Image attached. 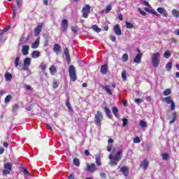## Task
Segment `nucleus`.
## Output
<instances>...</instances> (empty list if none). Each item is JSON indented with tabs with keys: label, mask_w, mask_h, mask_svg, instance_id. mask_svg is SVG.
Here are the masks:
<instances>
[{
	"label": "nucleus",
	"mask_w": 179,
	"mask_h": 179,
	"mask_svg": "<svg viewBox=\"0 0 179 179\" xmlns=\"http://www.w3.org/2000/svg\"><path fill=\"white\" fill-rule=\"evenodd\" d=\"M123 153L124 150H119L114 155L110 154L108 156V159H110L108 162L109 166H110L111 167H115V166L118 164V162H120L121 159H122Z\"/></svg>",
	"instance_id": "nucleus-1"
},
{
	"label": "nucleus",
	"mask_w": 179,
	"mask_h": 179,
	"mask_svg": "<svg viewBox=\"0 0 179 179\" xmlns=\"http://www.w3.org/2000/svg\"><path fill=\"white\" fill-rule=\"evenodd\" d=\"M69 74L72 82H75L76 79H78V77L76 76V69L75 68V66L71 65L69 67Z\"/></svg>",
	"instance_id": "nucleus-2"
},
{
	"label": "nucleus",
	"mask_w": 179,
	"mask_h": 179,
	"mask_svg": "<svg viewBox=\"0 0 179 179\" xmlns=\"http://www.w3.org/2000/svg\"><path fill=\"white\" fill-rule=\"evenodd\" d=\"M160 64V53L155 52L152 54V64L155 68H157Z\"/></svg>",
	"instance_id": "nucleus-3"
},
{
	"label": "nucleus",
	"mask_w": 179,
	"mask_h": 179,
	"mask_svg": "<svg viewBox=\"0 0 179 179\" xmlns=\"http://www.w3.org/2000/svg\"><path fill=\"white\" fill-rule=\"evenodd\" d=\"M116 85L115 83H113L111 85H102L101 87L103 90H104L108 94H110V96H113V90L112 89H115Z\"/></svg>",
	"instance_id": "nucleus-4"
},
{
	"label": "nucleus",
	"mask_w": 179,
	"mask_h": 179,
	"mask_svg": "<svg viewBox=\"0 0 179 179\" xmlns=\"http://www.w3.org/2000/svg\"><path fill=\"white\" fill-rule=\"evenodd\" d=\"M162 101H165L167 104H171V111L176 110V103H174V101L171 99V96L163 98Z\"/></svg>",
	"instance_id": "nucleus-5"
},
{
	"label": "nucleus",
	"mask_w": 179,
	"mask_h": 179,
	"mask_svg": "<svg viewBox=\"0 0 179 179\" xmlns=\"http://www.w3.org/2000/svg\"><path fill=\"white\" fill-rule=\"evenodd\" d=\"M101 121H103V114L101 112L98 111L95 115L94 122L97 127H100L101 125Z\"/></svg>",
	"instance_id": "nucleus-6"
},
{
	"label": "nucleus",
	"mask_w": 179,
	"mask_h": 179,
	"mask_svg": "<svg viewBox=\"0 0 179 179\" xmlns=\"http://www.w3.org/2000/svg\"><path fill=\"white\" fill-rule=\"evenodd\" d=\"M10 171H12V164H10V162H7L4 164V170H3V176H8V174H10Z\"/></svg>",
	"instance_id": "nucleus-7"
},
{
	"label": "nucleus",
	"mask_w": 179,
	"mask_h": 179,
	"mask_svg": "<svg viewBox=\"0 0 179 179\" xmlns=\"http://www.w3.org/2000/svg\"><path fill=\"white\" fill-rule=\"evenodd\" d=\"M91 7L89 4H86L82 9L83 17L87 19L89 17V13H90Z\"/></svg>",
	"instance_id": "nucleus-8"
},
{
	"label": "nucleus",
	"mask_w": 179,
	"mask_h": 179,
	"mask_svg": "<svg viewBox=\"0 0 179 179\" xmlns=\"http://www.w3.org/2000/svg\"><path fill=\"white\" fill-rule=\"evenodd\" d=\"M30 65H31V59L30 57H26L24 59V65L22 67L23 71H29Z\"/></svg>",
	"instance_id": "nucleus-9"
},
{
	"label": "nucleus",
	"mask_w": 179,
	"mask_h": 179,
	"mask_svg": "<svg viewBox=\"0 0 179 179\" xmlns=\"http://www.w3.org/2000/svg\"><path fill=\"white\" fill-rule=\"evenodd\" d=\"M86 168H85V171H89L90 173H94V171H96V170H97V168L96 167V164H86Z\"/></svg>",
	"instance_id": "nucleus-10"
},
{
	"label": "nucleus",
	"mask_w": 179,
	"mask_h": 179,
	"mask_svg": "<svg viewBox=\"0 0 179 179\" xmlns=\"http://www.w3.org/2000/svg\"><path fill=\"white\" fill-rule=\"evenodd\" d=\"M29 50H30V46L27 45H22L21 50L22 55L24 57H26V55H29Z\"/></svg>",
	"instance_id": "nucleus-11"
},
{
	"label": "nucleus",
	"mask_w": 179,
	"mask_h": 179,
	"mask_svg": "<svg viewBox=\"0 0 179 179\" xmlns=\"http://www.w3.org/2000/svg\"><path fill=\"white\" fill-rule=\"evenodd\" d=\"M114 33L116 36H121L122 34V31H121V28H120V24H116L113 27Z\"/></svg>",
	"instance_id": "nucleus-12"
},
{
	"label": "nucleus",
	"mask_w": 179,
	"mask_h": 179,
	"mask_svg": "<svg viewBox=\"0 0 179 179\" xmlns=\"http://www.w3.org/2000/svg\"><path fill=\"white\" fill-rule=\"evenodd\" d=\"M43 30V24H38L35 29H34V33L35 36H38L40 33H41V31Z\"/></svg>",
	"instance_id": "nucleus-13"
},
{
	"label": "nucleus",
	"mask_w": 179,
	"mask_h": 179,
	"mask_svg": "<svg viewBox=\"0 0 179 179\" xmlns=\"http://www.w3.org/2000/svg\"><path fill=\"white\" fill-rule=\"evenodd\" d=\"M157 12L162 15V16H164L165 17H167V12L166 11V9L163 7H159L157 9Z\"/></svg>",
	"instance_id": "nucleus-14"
},
{
	"label": "nucleus",
	"mask_w": 179,
	"mask_h": 179,
	"mask_svg": "<svg viewBox=\"0 0 179 179\" xmlns=\"http://www.w3.org/2000/svg\"><path fill=\"white\" fill-rule=\"evenodd\" d=\"M64 55L68 64H69V62H71V56L69 55V50L68 48H64Z\"/></svg>",
	"instance_id": "nucleus-15"
},
{
	"label": "nucleus",
	"mask_w": 179,
	"mask_h": 179,
	"mask_svg": "<svg viewBox=\"0 0 179 179\" xmlns=\"http://www.w3.org/2000/svg\"><path fill=\"white\" fill-rule=\"evenodd\" d=\"M121 173H122L123 175H124L125 177H128V174L129 173V170L128 169V167L127 166H122L120 169Z\"/></svg>",
	"instance_id": "nucleus-16"
},
{
	"label": "nucleus",
	"mask_w": 179,
	"mask_h": 179,
	"mask_svg": "<svg viewBox=\"0 0 179 179\" xmlns=\"http://www.w3.org/2000/svg\"><path fill=\"white\" fill-rule=\"evenodd\" d=\"M107 72H108V66L107 64L102 65L101 67V73L106 75Z\"/></svg>",
	"instance_id": "nucleus-17"
},
{
	"label": "nucleus",
	"mask_w": 179,
	"mask_h": 179,
	"mask_svg": "<svg viewBox=\"0 0 179 179\" xmlns=\"http://www.w3.org/2000/svg\"><path fill=\"white\" fill-rule=\"evenodd\" d=\"M141 59H142V53H138L134 57V64H141Z\"/></svg>",
	"instance_id": "nucleus-18"
},
{
	"label": "nucleus",
	"mask_w": 179,
	"mask_h": 179,
	"mask_svg": "<svg viewBox=\"0 0 179 179\" xmlns=\"http://www.w3.org/2000/svg\"><path fill=\"white\" fill-rule=\"evenodd\" d=\"M41 52L37 50H34L31 54V58H34V59L38 58L39 57H41Z\"/></svg>",
	"instance_id": "nucleus-19"
},
{
	"label": "nucleus",
	"mask_w": 179,
	"mask_h": 179,
	"mask_svg": "<svg viewBox=\"0 0 179 179\" xmlns=\"http://www.w3.org/2000/svg\"><path fill=\"white\" fill-rule=\"evenodd\" d=\"M53 51L56 54H59L61 52V46L58 43H55L53 46Z\"/></svg>",
	"instance_id": "nucleus-20"
},
{
	"label": "nucleus",
	"mask_w": 179,
	"mask_h": 179,
	"mask_svg": "<svg viewBox=\"0 0 179 179\" xmlns=\"http://www.w3.org/2000/svg\"><path fill=\"white\" fill-rule=\"evenodd\" d=\"M148 166L149 162H148V160L145 159L141 162L140 167H141V169H143V170H146Z\"/></svg>",
	"instance_id": "nucleus-21"
},
{
	"label": "nucleus",
	"mask_w": 179,
	"mask_h": 179,
	"mask_svg": "<svg viewBox=\"0 0 179 179\" xmlns=\"http://www.w3.org/2000/svg\"><path fill=\"white\" fill-rule=\"evenodd\" d=\"M62 27L63 28V31H66L68 29V20L64 19L62 21Z\"/></svg>",
	"instance_id": "nucleus-22"
},
{
	"label": "nucleus",
	"mask_w": 179,
	"mask_h": 179,
	"mask_svg": "<svg viewBox=\"0 0 179 179\" xmlns=\"http://www.w3.org/2000/svg\"><path fill=\"white\" fill-rule=\"evenodd\" d=\"M144 10H145V12H148V13H152V15H155V16H159V14H157V12H156L155 10H152L148 7H145L144 8Z\"/></svg>",
	"instance_id": "nucleus-23"
},
{
	"label": "nucleus",
	"mask_w": 179,
	"mask_h": 179,
	"mask_svg": "<svg viewBox=\"0 0 179 179\" xmlns=\"http://www.w3.org/2000/svg\"><path fill=\"white\" fill-rule=\"evenodd\" d=\"M95 163L98 167L101 166V159L100 158V155H95Z\"/></svg>",
	"instance_id": "nucleus-24"
},
{
	"label": "nucleus",
	"mask_w": 179,
	"mask_h": 179,
	"mask_svg": "<svg viewBox=\"0 0 179 179\" xmlns=\"http://www.w3.org/2000/svg\"><path fill=\"white\" fill-rule=\"evenodd\" d=\"M49 71L50 72V75H52V76H54V75L57 73V68L54 65L50 67Z\"/></svg>",
	"instance_id": "nucleus-25"
},
{
	"label": "nucleus",
	"mask_w": 179,
	"mask_h": 179,
	"mask_svg": "<svg viewBox=\"0 0 179 179\" xmlns=\"http://www.w3.org/2000/svg\"><path fill=\"white\" fill-rule=\"evenodd\" d=\"M105 113H106V117H108V118H110V120H111V118H113V115H111V110H110V108H108V107H106Z\"/></svg>",
	"instance_id": "nucleus-26"
},
{
	"label": "nucleus",
	"mask_w": 179,
	"mask_h": 179,
	"mask_svg": "<svg viewBox=\"0 0 179 179\" xmlns=\"http://www.w3.org/2000/svg\"><path fill=\"white\" fill-rule=\"evenodd\" d=\"M14 64L15 68H17V66L22 65V62H20V57H17L14 60Z\"/></svg>",
	"instance_id": "nucleus-27"
},
{
	"label": "nucleus",
	"mask_w": 179,
	"mask_h": 179,
	"mask_svg": "<svg viewBox=\"0 0 179 179\" xmlns=\"http://www.w3.org/2000/svg\"><path fill=\"white\" fill-rule=\"evenodd\" d=\"M40 45V39L37 38L34 43L31 45V48H38Z\"/></svg>",
	"instance_id": "nucleus-28"
},
{
	"label": "nucleus",
	"mask_w": 179,
	"mask_h": 179,
	"mask_svg": "<svg viewBox=\"0 0 179 179\" xmlns=\"http://www.w3.org/2000/svg\"><path fill=\"white\" fill-rule=\"evenodd\" d=\"M176 120H177V113L174 112L172 114V120L169 122L170 125H171V124H174Z\"/></svg>",
	"instance_id": "nucleus-29"
},
{
	"label": "nucleus",
	"mask_w": 179,
	"mask_h": 179,
	"mask_svg": "<svg viewBox=\"0 0 179 179\" xmlns=\"http://www.w3.org/2000/svg\"><path fill=\"white\" fill-rule=\"evenodd\" d=\"M4 77L7 82H10V80H12V74L10 73L6 72Z\"/></svg>",
	"instance_id": "nucleus-30"
},
{
	"label": "nucleus",
	"mask_w": 179,
	"mask_h": 179,
	"mask_svg": "<svg viewBox=\"0 0 179 179\" xmlns=\"http://www.w3.org/2000/svg\"><path fill=\"white\" fill-rule=\"evenodd\" d=\"M12 8H13L12 19H15V17H16V11L17 10V7H16L15 4H13Z\"/></svg>",
	"instance_id": "nucleus-31"
},
{
	"label": "nucleus",
	"mask_w": 179,
	"mask_h": 179,
	"mask_svg": "<svg viewBox=\"0 0 179 179\" xmlns=\"http://www.w3.org/2000/svg\"><path fill=\"white\" fill-rule=\"evenodd\" d=\"M10 100H12V95L9 94L7 96H6L4 99L5 104H9V103L10 102Z\"/></svg>",
	"instance_id": "nucleus-32"
},
{
	"label": "nucleus",
	"mask_w": 179,
	"mask_h": 179,
	"mask_svg": "<svg viewBox=\"0 0 179 179\" xmlns=\"http://www.w3.org/2000/svg\"><path fill=\"white\" fill-rule=\"evenodd\" d=\"M91 29H92V30H94V31H96V33H100V31H101V29H100L97 25H92L91 27Z\"/></svg>",
	"instance_id": "nucleus-33"
},
{
	"label": "nucleus",
	"mask_w": 179,
	"mask_h": 179,
	"mask_svg": "<svg viewBox=\"0 0 179 179\" xmlns=\"http://www.w3.org/2000/svg\"><path fill=\"white\" fill-rule=\"evenodd\" d=\"M112 113H113L115 117H116V118L118 117V108L117 107H113L112 108Z\"/></svg>",
	"instance_id": "nucleus-34"
},
{
	"label": "nucleus",
	"mask_w": 179,
	"mask_h": 179,
	"mask_svg": "<svg viewBox=\"0 0 179 179\" xmlns=\"http://www.w3.org/2000/svg\"><path fill=\"white\" fill-rule=\"evenodd\" d=\"M171 68H173V62H169L166 65V71H171Z\"/></svg>",
	"instance_id": "nucleus-35"
},
{
	"label": "nucleus",
	"mask_w": 179,
	"mask_h": 179,
	"mask_svg": "<svg viewBox=\"0 0 179 179\" xmlns=\"http://www.w3.org/2000/svg\"><path fill=\"white\" fill-rule=\"evenodd\" d=\"M139 125L141 127V128H146V127H148V123L145 121L141 120Z\"/></svg>",
	"instance_id": "nucleus-36"
},
{
	"label": "nucleus",
	"mask_w": 179,
	"mask_h": 179,
	"mask_svg": "<svg viewBox=\"0 0 179 179\" xmlns=\"http://www.w3.org/2000/svg\"><path fill=\"white\" fill-rule=\"evenodd\" d=\"M164 96H170L171 94V89H166L163 92Z\"/></svg>",
	"instance_id": "nucleus-37"
},
{
	"label": "nucleus",
	"mask_w": 179,
	"mask_h": 179,
	"mask_svg": "<svg viewBox=\"0 0 179 179\" xmlns=\"http://www.w3.org/2000/svg\"><path fill=\"white\" fill-rule=\"evenodd\" d=\"M73 164H74V166H76L77 167H79V166H80V161H79V159L74 158Z\"/></svg>",
	"instance_id": "nucleus-38"
},
{
	"label": "nucleus",
	"mask_w": 179,
	"mask_h": 179,
	"mask_svg": "<svg viewBox=\"0 0 179 179\" xmlns=\"http://www.w3.org/2000/svg\"><path fill=\"white\" fill-rule=\"evenodd\" d=\"M172 15L174 16V17H179V11L176 9H173L172 10Z\"/></svg>",
	"instance_id": "nucleus-39"
},
{
	"label": "nucleus",
	"mask_w": 179,
	"mask_h": 179,
	"mask_svg": "<svg viewBox=\"0 0 179 179\" xmlns=\"http://www.w3.org/2000/svg\"><path fill=\"white\" fill-rule=\"evenodd\" d=\"M111 9H113V6L111 5H108L106 8V10H105V13H110V10H111Z\"/></svg>",
	"instance_id": "nucleus-40"
},
{
	"label": "nucleus",
	"mask_w": 179,
	"mask_h": 179,
	"mask_svg": "<svg viewBox=\"0 0 179 179\" xmlns=\"http://www.w3.org/2000/svg\"><path fill=\"white\" fill-rule=\"evenodd\" d=\"M126 27L127 29H134V24L132 23L129 22L128 21L126 22Z\"/></svg>",
	"instance_id": "nucleus-41"
},
{
	"label": "nucleus",
	"mask_w": 179,
	"mask_h": 179,
	"mask_svg": "<svg viewBox=\"0 0 179 179\" xmlns=\"http://www.w3.org/2000/svg\"><path fill=\"white\" fill-rule=\"evenodd\" d=\"M127 71H123L122 72V80H123L124 81L127 80Z\"/></svg>",
	"instance_id": "nucleus-42"
},
{
	"label": "nucleus",
	"mask_w": 179,
	"mask_h": 179,
	"mask_svg": "<svg viewBox=\"0 0 179 179\" xmlns=\"http://www.w3.org/2000/svg\"><path fill=\"white\" fill-rule=\"evenodd\" d=\"M66 106L69 108V110H72V106H71V103H69V99H66Z\"/></svg>",
	"instance_id": "nucleus-43"
},
{
	"label": "nucleus",
	"mask_w": 179,
	"mask_h": 179,
	"mask_svg": "<svg viewBox=\"0 0 179 179\" xmlns=\"http://www.w3.org/2000/svg\"><path fill=\"white\" fill-rule=\"evenodd\" d=\"M15 1H16V3H17V6H15L17 9V8H22V0H15Z\"/></svg>",
	"instance_id": "nucleus-44"
},
{
	"label": "nucleus",
	"mask_w": 179,
	"mask_h": 179,
	"mask_svg": "<svg viewBox=\"0 0 179 179\" xmlns=\"http://www.w3.org/2000/svg\"><path fill=\"white\" fill-rule=\"evenodd\" d=\"M170 57H171V54H170V52L166 51L164 54V57L168 59L170 58Z\"/></svg>",
	"instance_id": "nucleus-45"
},
{
	"label": "nucleus",
	"mask_w": 179,
	"mask_h": 179,
	"mask_svg": "<svg viewBox=\"0 0 179 179\" xmlns=\"http://www.w3.org/2000/svg\"><path fill=\"white\" fill-rule=\"evenodd\" d=\"M17 110H19V105L15 103L13 108V113H16Z\"/></svg>",
	"instance_id": "nucleus-46"
},
{
	"label": "nucleus",
	"mask_w": 179,
	"mask_h": 179,
	"mask_svg": "<svg viewBox=\"0 0 179 179\" xmlns=\"http://www.w3.org/2000/svg\"><path fill=\"white\" fill-rule=\"evenodd\" d=\"M39 66L41 68L42 71H45V69H47V65H45L44 63H41Z\"/></svg>",
	"instance_id": "nucleus-47"
},
{
	"label": "nucleus",
	"mask_w": 179,
	"mask_h": 179,
	"mask_svg": "<svg viewBox=\"0 0 179 179\" xmlns=\"http://www.w3.org/2000/svg\"><path fill=\"white\" fill-rule=\"evenodd\" d=\"M138 10L140 15H141L142 16H146V15H147L146 12L142 10V9H141L140 8H138Z\"/></svg>",
	"instance_id": "nucleus-48"
},
{
	"label": "nucleus",
	"mask_w": 179,
	"mask_h": 179,
	"mask_svg": "<svg viewBox=\"0 0 179 179\" xmlns=\"http://www.w3.org/2000/svg\"><path fill=\"white\" fill-rule=\"evenodd\" d=\"M71 30L74 34H78V27H72Z\"/></svg>",
	"instance_id": "nucleus-49"
},
{
	"label": "nucleus",
	"mask_w": 179,
	"mask_h": 179,
	"mask_svg": "<svg viewBox=\"0 0 179 179\" xmlns=\"http://www.w3.org/2000/svg\"><path fill=\"white\" fill-rule=\"evenodd\" d=\"M162 159L163 160H169V154L167 153L162 154Z\"/></svg>",
	"instance_id": "nucleus-50"
},
{
	"label": "nucleus",
	"mask_w": 179,
	"mask_h": 179,
	"mask_svg": "<svg viewBox=\"0 0 179 179\" xmlns=\"http://www.w3.org/2000/svg\"><path fill=\"white\" fill-rule=\"evenodd\" d=\"M58 86H59V84L57 82V80L53 81V83H52L53 89H57L58 87Z\"/></svg>",
	"instance_id": "nucleus-51"
},
{
	"label": "nucleus",
	"mask_w": 179,
	"mask_h": 179,
	"mask_svg": "<svg viewBox=\"0 0 179 179\" xmlns=\"http://www.w3.org/2000/svg\"><path fill=\"white\" fill-rule=\"evenodd\" d=\"M122 59H123L124 62H127V61H128V55L124 54L122 55Z\"/></svg>",
	"instance_id": "nucleus-52"
},
{
	"label": "nucleus",
	"mask_w": 179,
	"mask_h": 179,
	"mask_svg": "<svg viewBox=\"0 0 179 179\" xmlns=\"http://www.w3.org/2000/svg\"><path fill=\"white\" fill-rule=\"evenodd\" d=\"M135 103L137 104H141V103H143V99H141L139 98L134 99Z\"/></svg>",
	"instance_id": "nucleus-53"
},
{
	"label": "nucleus",
	"mask_w": 179,
	"mask_h": 179,
	"mask_svg": "<svg viewBox=\"0 0 179 179\" xmlns=\"http://www.w3.org/2000/svg\"><path fill=\"white\" fill-rule=\"evenodd\" d=\"M134 143H141V138H139V137L134 138Z\"/></svg>",
	"instance_id": "nucleus-54"
},
{
	"label": "nucleus",
	"mask_w": 179,
	"mask_h": 179,
	"mask_svg": "<svg viewBox=\"0 0 179 179\" xmlns=\"http://www.w3.org/2000/svg\"><path fill=\"white\" fill-rule=\"evenodd\" d=\"M108 152H111L113 150V144H108L107 147Z\"/></svg>",
	"instance_id": "nucleus-55"
},
{
	"label": "nucleus",
	"mask_w": 179,
	"mask_h": 179,
	"mask_svg": "<svg viewBox=\"0 0 179 179\" xmlns=\"http://www.w3.org/2000/svg\"><path fill=\"white\" fill-rule=\"evenodd\" d=\"M143 3L145 6H148V8H152V6H150V4H149V2H148L147 1H143Z\"/></svg>",
	"instance_id": "nucleus-56"
},
{
	"label": "nucleus",
	"mask_w": 179,
	"mask_h": 179,
	"mask_svg": "<svg viewBox=\"0 0 179 179\" xmlns=\"http://www.w3.org/2000/svg\"><path fill=\"white\" fill-rule=\"evenodd\" d=\"M9 29H10V26H7V27H6V28H5V29H3V30H1V33H6V31H8V30H9Z\"/></svg>",
	"instance_id": "nucleus-57"
},
{
	"label": "nucleus",
	"mask_w": 179,
	"mask_h": 179,
	"mask_svg": "<svg viewBox=\"0 0 179 179\" xmlns=\"http://www.w3.org/2000/svg\"><path fill=\"white\" fill-rule=\"evenodd\" d=\"M122 122H123L122 126H123V127H125V125H127V124H128V120L124 118V119H122Z\"/></svg>",
	"instance_id": "nucleus-58"
},
{
	"label": "nucleus",
	"mask_w": 179,
	"mask_h": 179,
	"mask_svg": "<svg viewBox=\"0 0 179 179\" xmlns=\"http://www.w3.org/2000/svg\"><path fill=\"white\" fill-rule=\"evenodd\" d=\"M100 177L101 178H106V177H107V175L106 174V173H101Z\"/></svg>",
	"instance_id": "nucleus-59"
},
{
	"label": "nucleus",
	"mask_w": 179,
	"mask_h": 179,
	"mask_svg": "<svg viewBox=\"0 0 179 179\" xmlns=\"http://www.w3.org/2000/svg\"><path fill=\"white\" fill-rule=\"evenodd\" d=\"M108 145H111V143H114V140L113 138H109L108 140Z\"/></svg>",
	"instance_id": "nucleus-60"
},
{
	"label": "nucleus",
	"mask_w": 179,
	"mask_h": 179,
	"mask_svg": "<svg viewBox=\"0 0 179 179\" xmlns=\"http://www.w3.org/2000/svg\"><path fill=\"white\" fill-rule=\"evenodd\" d=\"M3 152H5L3 147H0V155H3Z\"/></svg>",
	"instance_id": "nucleus-61"
},
{
	"label": "nucleus",
	"mask_w": 179,
	"mask_h": 179,
	"mask_svg": "<svg viewBox=\"0 0 179 179\" xmlns=\"http://www.w3.org/2000/svg\"><path fill=\"white\" fill-rule=\"evenodd\" d=\"M110 40L111 41H115L117 40V38H115V36H110Z\"/></svg>",
	"instance_id": "nucleus-62"
},
{
	"label": "nucleus",
	"mask_w": 179,
	"mask_h": 179,
	"mask_svg": "<svg viewBox=\"0 0 179 179\" xmlns=\"http://www.w3.org/2000/svg\"><path fill=\"white\" fill-rule=\"evenodd\" d=\"M23 173L24 174L27 175L29 174V171L27 169H23Z\"/></svg>",
	"instance_id": "nucleus-63"
},
{
	"label": "nucleus",
	"mask_w": 179,
	"mask_h": 179,
	"mask_svg": "<svg viewBox=\"0 0 179 179\" xmlns=\"http://www.w3.org/2000/svg\"><path fill=\"white\" fill-rule=\"evenodd\" d=\"M69 179H75V176L73 174H71L69 176Z\"/></svg>",
	"instance_id": "nucleus-64"
}]
</instances>
